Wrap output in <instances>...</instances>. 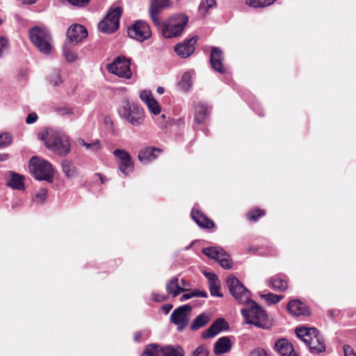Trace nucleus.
Listing matches in <instances>:
<instances>
[{
  "label": "nucleus",
  "instance_id": "nucleus-1",
  "mask_svg": "<svg viewBox=\"0 0 356 356\" xmlns=\"http://www.w3.org/2000/svg\"><path fill=\"white\" fill-rule=\"evenodd\" d=\"M227 284L229 290L235 299L241 304H246L247 308L241 309V314L245 319V323L264 330H268L273 326L272 320L267 316L266 312L254 301L250 299V291L235 277L227 278Z\"/></svg>",
  "mask_w": 356,
  "mask_h": 356
},
{
  "label": "nucleus",
  "instance_id": "nucleus-2",
  "mask_svg": "<svg viewBox=\"0 0 356 356\" xmlns=\"http://www.w3.org/2000/svg\"><path fill=\"white\" fill-rule=\"evenodd\" d=\"M118 114L122 121L135 127L143 125L145 119L143 107L138 102L127 97L122 99Z\"/></svg>",
  "mask_w": 356,
  "mask_h": 356
},
{
  "label": "nucleus",
  "instance_id": "nucleus-3",
  "mask_svg": "<svg viewBox=\"0 0 356 356\" xmlns=\"http://www.w3.org/2000/svg\"><path fill=\"white\" fill-rule=\"evenodd\" d=\"M40 140L44 141L49 149L58 154L65 155L70 152V143L68 136L62 130L47 129L38 135Z\"/></svg>",
  "mask_w": 356,
  "mask_h": 356
},
{
  "label": "nucleus",
  "instance_id": "nucleus-4",
  "mask_svg": "<svg viewBox=\"0 0 356 356\" xmlns=\"http://www.w3.org/2000/svg\"><path fill=\"white\" fill-rule=\"evenodd\" d=\"M32 44L43 54H49L53 49V40L49 30L44 26H34L29 31Z\"/></svg>",
  "mask_w": 356,
  "mask_h": 356
},
{
  "label": "nucleus",
  "instance_id": "nucleus-5",
  "mask_svg": "<svg viewBox=\"0 0 356 356\" xmlns=\"http://www.w3.org/2000/svg\"><path fill=\"white\" fill-rule=\"evenodd\" d=\"M296 334L309 346L313 354H318L325 350L324 339L316 328L298 327L296 329Z\"/></svg>",
  "mask_w": 356,
  "mask_h": 356
},
{
  "label": "nucleus",
  "instance_id": "nucleus-6",
  "mask_svg": "<svg viewBox=\"0 0 356 356\" xmlns=\"http://www.w3.org/2000/svg\"><path fill=\"white\" fill-rule=\"evenodd\" d=\"M29 168L36 179L53 181L54 172L49 161L38 156H33L29 161Z\"/></svg>",
  "mask_w": 356,
  "mask_h": 356
},
{
  "label": "nucleus",
  "instance_id": "nucleus-7",
  "mask_svg": "<svg viewBox=\"0 0 356 356\" xmlns=\"http://www.w3.org/2000/svg\"><path fill=\"white\" fill-rule=\"evenodd\" d=\"M188 17L185 15H178L171 17L162 26V34L165 38L179 36L188 23Z\"/></svg>",
  "mask_w": 356,
  "mask_h": 356
},
{
  "label": "nucleus",
  "instance_id": "nucleus-8",
  "mask_svg": "<svg viewBox=\"0 0 356 356\" xmlns=\"http://www.w3.org/2000/svg\"><path fill=\"white\" fill-rule=\"evenodd\" d=\"M122 12V8L120 6L110 8L105 17L98 24L99 31L104 33H112L118 30Z\"/></svg>",
  "mask_w": 356,
  "mask_h": 356
},
{
  "label": "nucleus",
  "instance_id": "nucleus-9",
  "mask_svg": "<svg viewBox=\"0 0 356 356\" xmlns=\"http://www.w3.org/2000/svg\"><path fill=\"white\" fill-rule=\"evenodd\" d=\"M131 60L124 56L115 58L113 61L106 66L107 70L120 78L130 79L131 70L130 67Z\"/></svg>",
  "mask_w": 356,
  "mask_h": 356
},
{
  "label": "nucleus",
  "instance_id": "nucleus-10",
  "mask_svg": "<svg viewBox=\"0 0 356 356\" xmlns=\"http://www.w3.org/2000/svg\"><path fill=\"white\" fill-rule=\"evenodd\" d=\"M192 307L184 305L176 308L170 315V322L177 325L179 332L183 331L189 324L191 318Z\"/></svg>",
  "mask_w": 356,
  "mask_h": 356
},
{
  "label": "nucleus",
  "instance_id": "nucleus-11",
  "mask_svg": "<svg viewBox=\"0 0 356 356\" xmlns=\"http://www.w3.org/2000/svg\"><path fill=\"white\" fill-rule=\"evenodd\" d=\"M127 34L131 38L141 42L151 37L152 31L145 22L138 20L127 29Z\"/></svg>",
  "mask_w": 356,
  "mask_h": 356
},
{
  "label": "nucleus",
  "instance_id": "nucleus-12",
  "mask_svg": "<svg viewBox=\"0 0 356 356\" xmlns=\"http://www.w3.org/2000/svg\"><path fill=\"white\" fill-rule=\"evenodd\" d=\"M202 252L208 257L218 261L220 266L224 268H230L232 266V262L229 258V255L220 248H205L202 250Z\"/></svg>",
  "mask_w": 356,
  "mask_h": 356
},
{
  "label": "nucleus",
  "instance_id": "nucleus-13",
  "mask_svg": "<svg viewBox=\"0 0 356 356\" xmlns=\"http://www.w3.org/2000/svg\"><path fill=\"white\" fill-rule=\"evenodd\" d=\"M120 171L124 175H128L134 170V163L130 154L124 149H117L113 151Z\"/></svg>",
  "mask_w": 356,
  "mask_h": 356
},
{
  "label": "nucleus",
  "instance_id": "nucleus-14",
  "mask_svg": "<svg viewBox=\"0 0 356 356\" xmlns=\"http://www.w3.org/2000/svg\"><path fill=\"white\" fill-rule=\"evenodd\" d=\"M139 96L151 115H158L161 113V107L152 95L151 90H142Z\"/></svg>",
  "mask_w": 356,
  "mask_h": 356
},
{
  "label": "nucleus",
  "instance_id": "nucleus-15",
  "mask_svg": "<svg viewBox=\"0 0 356 356\" xmlns=\"http://www.w3.org/2000/svg\"><path fill=\"white\" fill-rule=\"evenodd\" d=\"M223 55L222 51L218 47H213L211 49L210 62L212 68L220 73L226 74L228 72L227 68L223 65Z\"/></svg>",
  "mask_w": 356,
  "mask_h": 356
},
{
  "label": "nucleus",
  "instance_id": "nucleus-16",
  "mask_svg": "<svg viewBox=\"0 0 356 356\" xmlns=\"http://www.w3.org/2000/svg\"><path fill=\"white\" fill-rule=\"evenodd\" d=\"M88 35L87 29L82 25L73 24L67 30V36L70 42L78 44Z\"/></svg>",
  "mask_w": 356,
  "mask_h": 356
},
{
  "label": "nucleus",
  "instance_id": "nucleus-17",
  "mask_svg": "<svg viewBox=\"0 0 356 356\" xmlns=\"http://www.w3.org/2000/svg\"><path fill=\"white\" fill-rule=\"evenodd\" d=\"M197 41L196 37H193L189 40H185L182 43L177 44L175 47V51L178 56L181 58H188L195 51V44Z\"/></svg>",
  "mask_w": 356,
  "mask_h": 356
},
{
  "label": "nucleus",
  "instance_id": "nucleus-18",
  "mask_svg": "<svg viewBox=\"0 0 356 356\" xmlns=\"http://www.w3.org/2000/svg\"><path fill=\"white\" fill-rule=\"evenodd\" d=\"M228 328V323L223 318H217L208 329L202 332V338L204 339L212 338Z\"/></svg>",
  "mask_w": 356,
  "mask_h": 356
},
{
  "label": "nucleus",
  "instance_id": "nucleus-19",
  "mask_svg": "<svg viewBox=\"0 0 356 356\" xmlns=\"http://www.w3.org/2000/svg\"><path fill=\"white\" fill-rule=\"evenodd\" d=\"M169 6V0H152L150 8H149V16L153 23L156 26L161 24V21L159 17V14L161 10Z\"/></svg>",
  "mask_w": 356,
  "mask_h": 356
},
{
  "label": "nucleus",
  "instance_id": "nucleus-20",
  "mask_svg": "<svg viewBox=\"0 0 356 356\" xmlns=\"http://www.w3.org/2000/svg\"><path fill=\"white\" fill-rule=\"evenodd\" d=\"M5 178L6 180V184L10 188L17 190H24L25 188V178L22 175L13 171H7L5 173Z\"/></svg>",
  "mask_w": 356,
  "mask_h": 356
},
{
  "label": "nucleus",
  "instance_id": "nucleus-21",
  "mask_svg": "<svg viewBox=\"0 0 356 356\" xmlns=\"http://www.w3.org/2000/svg\"><path fill=\"white\" fill-rule=\"evenodd\" d=\"M161 153V149L154 147H146L138 153V160L143 164L153 161Z\"/></svg>",
  "mask_w": 356,
  "mask_h": 356
},
{
  "label": "nucleus",
  "instance_id": "nucleus-22",
  "mask_svg": "<svg viewBox=\"0 0 356 356\" xmlns=\"http://www.w3.org/2000/svg\"><path fill=\"white\" fill-rule=\"evenodd\" d=\"M288 311L293 316H307L309 314L308 307L298 300H291L287 305Z\"/></svg>",
  "mask_w": 356,
  "mask_h": 356
},
{
  "label": "nucleus",
  "instance_id": "nucleus-23",
  "mask_svg": "<svg viewBox=\"0 0 356 356\" xmlns=\"http://www.w3.org/2000/svg\"><path fill=\"white\" fill-rule=\"evenodd\" d=\"M275 347L281 356H298L292 344L285 339L277 340Z\"/></svg>",
  "mask_w": 356,
  "mask_h": 356
},
{
  "label": "nucleus",
  "instance_id": "nucleus-24",
  "mask_svg": "<svg viewBox=\"0 0 356 356\" xmlns=\"http://www.w3.org/2000/svg\"><path fill=\"white\" fill-rule=\"evenodd\" d=\"M210 113V108L207 104L198 102L195 106V120L197 124L205 121Z\"/></svg>",
  "mask_w": 356,
  "mask_h": 356
},
{
  "label": "nucleus",
  "instance_id": "nucleus-25",
  "mask_svg": "<svg viewBox=\"0 0 356 356\" xmlns=\"http://www.w3.org/2000/svg\"><path fill=\"white\" fill-rule=\"evenodd\" d=\"M205 277L208 279L209 288L212 296L222 297L220 292V282L216 275L213 273H204Z\"/></svg>",
  "mask_w": 356,
  "mask_h": 356
},
{
  "label": "nucleus",
  "instance_id": "nucleus-26",
  "mask_svg": "<svg viewBox=\"0 0 356 356\" xmlns=\"http://www.w3.org/2000/svg\"><path fill=\"white\" fill-rule=\"evenodd\" d=\"M268 286L275 291H284L288 288L287 281L284 275H277L268 281Z\"/></svg>",
  "mask_w": 356,
  "mask_h": 356
},
{
  "label": "nucleus",
  "instance_id": "nucleus-27",
  "mask_svg": "<svg viewBox=\"0 0 356 356\" xmlns=\"http://www.w3.org/2000/svg\"><path fill=\"white\" fill-rule=\"evenodd\" d=\"M191 216L194 221L201 227L209 229L214 226L213 222L200 211L193 209L191 212Z\"/></svg>",
  "mask_w": 356,
  "mask_h": 356
},
{
  "label": "nucleus",
  "instance_id": "nucleus-28",
  "mask_svg": "<svg viewBox=\"0 0 356 356\" xmlns=\"http://www.w3.org/2000/svg\"><path fill=\"white\" fill-rule=\"evenodd\" d=\"M232 348L231 341L227 337L220 338L214 344L213 351L216 355L227 353Z\"/></svg>",
  "mask_w": 356,
  "mask_h": 356
},
{
  "label": "nucleus",
  "instance_id": "nucleus-29",
  "mask_svg": "<svg viewBox=\"0 0 356 356\" xmlns=\"http://www.w3.org/2000/svg\"><path fill=\"white\" fill-rule=\"evenodd\" d=\"M76 143L77 145L83 147L86 150L92 153H97L102 148L99 140H95L92 143H86L83 138H79Z\"/></svg>",
  "mask_w": 356,
  "mask_h": 356
},
{
  "label": "nucleus",
  "instance_id": "nucleus-30",
  "mask_svg": "<svg viewBox=\"0 0 356 356\" xmlns=\"http://www.w3.org/2000/svg\"><path fill=\"white\" fill-rule=\"evenodd\" d=\"M166 291L168 293L171 295L173 298L177 297L182 292L177 277H172L167 282Z\"/></svg>",
  "mask_w": 356,
  "mask_h": 356
},
{
  "label": "nucleus",
  "instance_id": "nucleus-31",
  "mask_svg": "<svg viewBox=\"0 0 356 356\" xmlns=\"http://www.w3.org/2000/svg\"><path fill=\"white\" fill-rule=\"evenodd\" d=\"M163 347L156 343H151L145 347L141 356H163Z\"/></svg>",
  "mask_w": 356,
  "mask_h": 356
},
{
  "label": "nucleus",
  "instance_id": "nucleus-32",
  "mask_svg": "<svg viewBox=\"0 0 356 356\" xmlns=\"http://www.w3.org/2000/svg\"><path fill=\"white\" fill-rule=\"evenodd\" d=\"M209 321V317L206 314L202 313L194 319L191 325V330L193 331L197 330L206 325Z\"/></svg>",
  "mask_w": 356,
  "mask_h": 356
},
{
  "label": "nucleus",
  "instance_id": "nucleus-33",
  "mask_svg": "<svg viewBox=\"0 0 356 356\" xmlns=\"http://www.w3.org/2000/svg\"><path fill=\"white\" fill-rule=\"evenodd\" d=\"M163 356H184V351L179 346H166L163 347Z\"/></svg>",
  "mask_w": 356,
  "mask_h": 356
},
{
  "label": "nucleus",
  "instance_id": "nucleus-34",
  "mask_svg": "<svg viewBox=\"0 0 356 356\" xmlns=\"http://www.w3.org/2000/svg\"><path fill=\"white\" fill-rule=\"evenodd\" d=\"M193 73L191 72H185L181 81L179 82V86L181 89H189L193 86Z\"/></svg>",
  "mask_w": 356,
  "mask_h": 356
},
{
  "label": "nucleus",
  "instance_id": "nucleus-35",
  "mask_svg": "<svg viewBox=\"0 0 356 356\" xmlns=\"http://www.w3.org/2000/svg\"><path fill=\"white\" fill-rule=\"evenodd\" d=\"M63 172L68 178L74 177L76 175V170L74 165L68 161H63L62 162Z\"/></svg>",
  "mask_w": 356,
  "mask_h": 356
},
{
  "label": "nucleus",
  "instance_id": "nucleus-36",
  "mask_svg": "<svg viewBox=\"0 0 356 356\" xmlns=\"http://www.w3.org/2000/svg\"><path fill=\"white\" fill-rule=\"evenodd\" d=\"M216 6V0H202L199 6L198 12L204 16L207 14V11Z\"/></svg>",
  "mask_w": 356,
  "mask_h": 356
},
{
  "label": "nucleus",
  "instance_id": "nucleus-37",
  "mask_svg": "<svg viewBox=\"0 0 356 356\" xmlns=\"http://www.w3.org/2000/svg\"><path fill=\"white\" fill-rule=\"evenodd\" d=\"M275 0H247L246 3L252 8H262L270 6Z\"/></svg>",
  "mask_w": 356,
  "mask_h": 356
},
{
  "label": "nucleus",
  "instance_id": "nucleus-38",
  "mask_svg": "<svg viewBox=\"0 0 356 356\" xmlns=\"http://www.w3.org/2000/svg\"><path fill=\"white\" fill-rule=\"evenodd\" d=\"M193 297L207 298V293L204 291L194 290L183 294L180 298V301L183 302Z\"/></svg>",
  "mask_w": 356,
  "mask_h": 356
},
{
  "label": "nucleus",
  "instance_id": "nucleus-39",
  "mask_svg": "<svg viewBox=\"0 0 356 356\" xmlns=\"http://www.w3.org/2000/svg\"><path fill=\"white\" fill-rule=\"evenodd\" d=\"M47 195V190L46 188H40L33 197V202L37 204H41L46 200Z\"/></svg>",
  "mask_w": 356,
  "mask_h": 356
},
{
  "label": "nucleus",
  "instance_id": "nucleus-40",
  "mask_svg": "<svg viewBox=\"0 0 356 356\" xmlns=\"http://www.w3.org/2000/svg\"><path fill=\"white\" fill-rule=\"evenodd\" d=\"M63 53L64 57L68 62H74L77 59V55L70 49L67 44H65Z\"/></svg>",
  "mask_w": 356,
  "mask_h": 356
},
{
  "label": "nucleus",
  "instance_id": "nucleus-41",
  "mask_svg": "<svg viewBox=\"0 0 356 356\" xmlns=\"http://www.w3.org/2000/svg\"><path fill=\"white\" fill-rule=\"evenodd\" d=\"M49 81L54 86H59V83L61 82V79L58 70L54 69L52 70L51 74L49 75Z\"/></svg>",
  "mask_w": 356,
  "mask_h": 356
},
{
  "label": "nucleus",
  "instance_id": "nucleus-42",
  "mask_svg": "<svg viewBox=\"0 0 356 356\" xmlns=\"http://www.w3.org/2000/svg\"><path fill=\"white\" fill-rule=\"evenodd\" d=\"M265 214V211L259 209H254L248 212V219L250 221H256L259 217Z\"/></svg>",
  "mask_w": 356,
  "mask_h": 356
},
{
  "label": "nucleus",
  "instance_id": "nucleus-43",
  "mask_svg": "<svg viewBox=\"0 0 356 356\" xmlns=\"http://www.w3.org/2000/svg\"><path fill=\"white\" fill-rule=\"evenodd\" d=\"M262 296L266 300L272 304L277 303L283 298V296L276 295L271 293H268Z\"/></svg>",
  "mask_w": 356,
  "mask_h": 356
},
{
  "label": "nucleus",
  "instance_id": "nucleus-44",
  "mask_svg": "<svg viewBox=\"0 0 356 356\" xmlns=\"http://www.w3.org/2000/svg\"><path fill=\"white\" fill-rule=\"evenodd\" d=\"M11 141V136L9 134H0V148L9 145Z\"/></svg>",
  "mask_w": 356,
  "mask_h": 356
},
{
  "label": "nucleus",
  "instance_id": "nucleus-45",
  "mask_svg": "<svg viewBox=\"0 0 356 356\" xmlns=\"http://www.w3.org/2000/svg\"><path fill=\"white\" fill-rule=\"evenodd\" d=\"M209 351L207 348L204 346L197 347L193 353L192 356H208Z\"/></svg>",
  "mask_w": 356,
  "mask_h": 356
},
{
  "label": "nucleus",
  "instance_id": "nucleus-46",
  "mask_svg": "<svg viewBox=\"0 0 356 356\" xmlns=\"http://www.w3.org/2000/svg\"><path fill=\"white\" fill-rule=\"evenodd\" d=\"M250 356H269L266 351L260 348H257L252 350L250 353Z\"/></svg>",
  "mask_w": 356,
  "mask_h": 356
},
{
  "label": "nucleus",
  "instance_id": "nucleus-47",
  "mask_svg": "<svg viewBox=\"0 0 356 356\" xmlns=\"http://www.w3.org/2000/svg\"><path fill=\"white\" fill-rule=\"evenodd\" d=\"M344 356H356L353 348L349 345H344L343 347Z\"/></svg>",
  "mask_w": 356,
  "mask_h": 356
},
{
  "label": "nucleus",
  "instance_id": "nucleus-48",
  "mask_svg": "<svg viewBox=\"0 0 356 356\" xmlns=\"http://www.w3.org/2000/svg\"><path fill=\"white\" fill-rule=\"evenodd\" d=\"M8 48V41L6 38L0 37V58L2 57L3 51Z\"/></svg>",
  "mask_w": 356,
  "mask_h": 356
},
{
  "label": "nucleus",
  "instance_id": "nucleus-49",
  "mask_svg": "<svg viewBox=\"0 0 356 356\" xmlns=\"http://www.w3.org/2000/svg\"><path fill=\"white\" fill-rule=\"evenodd\" d=\"M67 1L73 6H83L87 4L90 0H67Z\"/></svg>",
  "mask_w": 356,
  "mask_h": 356
},
{
  "label": "nucleus",
  "instance_id": "nucleus-50",
  "mask_svg": "<svg viewBox=\"0 0 356 356\" xmlns=\"http://www.w3.org/2000/svg\"><path fill=\"white\" fill-rule=\"evenodd\" d=\"M38 120V115L35 113H29L26 118V122L27 124H33L36 122Z\"/></svg>",
  "mask_w": 356,
  "mask_h": 356
},
{
  "label": "nucleus",
  "instance_id": "nucleus-51",
  "mask_svg": "<svg viewBox=\"0 0 356 356\" xmlns=\"http://www.w3.org/2000/svg\"><path fill=\"white\" fill-rule=\"evenodd\" d=\"M152 299L156 302H163L167 299V296L165 295L153 294Z\"/></svg>",
  "mask_w": 356,
  "mask_h": 356
},
{
  "label": "nucleus",
  "instance_id": "nucleus-52",
  "mask_svg": "<svg viewBox=\"0 0 356 356\" xmlns=\"http://www.w3.org/2000/svg\"><path fill=\"white\" fill-rule=\"evenodd\" d=\"M180 287L181 289V291L184 292L188 291V287H189V284L186 282L184 279L181 280Z\"/></svg>",
  "mask_w": 356,
  "mask_h": 356
},
{
  "label": "nucleus",
  "instance_id": "nucleus-53",
  "mask_svg": "<svg viewBox=\"0 0 356 356\" xmlns=\"http://www.w3.org/2000/svg\"><path fill=\"white\" fill-rule=\"evenodd\" d=\"M172 308V305L171 304H166L162 306V309L164 311L165 314H168Z\"/></svg>",
  "mask_w": 356,
  "mask_h": 356
},
{
  "label": "nucleus",
  "instance_id": "nucleus-54",
  "mask_svg": "<svg viewBox=\"0 0 356 356\" xmlns=\"http://www.w3.org/2000/svg\"><path fill=\"white\" fill-rule=\"evenodd\" d=\"M143 332H138L136 333L134 339L136 341H139L140 338L142 337Z\"/></svg>",
  "mask_w": 356,
  "mask_h": 356
},
{
  "label": "nucleus",
  "instance_id": "nucleus-55",
  "mask_svg": "<svg viewBox=\"0 0 356 356\" xmlns=\"http://www.w3.org/2000/svg\"><path fill=\"white\" fill-rule=\"evenodd\" d=\"M63 111V113H62L63 115L72 113V111L70 108H64Z\"/></svg>",
  "mask_w": 356,
  "mask_h": 356
},
{
  "label": "nucleus",
  "instance_id": "nucleus-56",
  "mask_svg": "<svg viewBox=\"0 0 356 356\" xmlns=\"http://www.w3.org/2000/svg\"><path fill=\"white\" fill-rule=\"evenodd\" d=\"M38 0H26V1H24V3H27V4H33L35 3Z\"/></svg>",
  "mask_w": 356,
  "mask_h": 356
},
{
  "label": "nucleus",
  "instance_id": "nucleus-57",
  "mask_svg": "<svg viewBox=\"0 0 356 356\" xmlns=\"http://www.w3.org/2000/svg\"><path fill=\"white\" fill-rule=\"evenodd\" d=\"M7 158H8V156L6 154L0 155V160L2 161L6 160Z\"/></svg>",
  "mask_w": 356,
  "mask_h": 356
},
{
  "label": "nucleus",
  "instance_id": "nucleus-58",
  "mask_svg": "<svg viewBox=\"0 0 356 356\" xmlns=\"http://www.w3.org/2000/svg\"><path fill=\"white\" fill-rule=\"evenodd\" d=\"M156 123L160 126V127H163L164 125V124L162 122H160L159 120L156 121Z\"/></svg>",
  "mask_w": 356,
  "mask_h": 356
},
{
  "label": "nucleus",
  "instance_id": "nucleus-59",
  "mask_svg": "<svg viewBox=\"0 0 356 356\" xmlns=\"http://www.w3.org/2000/svg\"><path fill=\"white\" fill-rule=\"evenodd\" d=\"M161 118L162 120H164L165 119V114H162L161 115Z\"/></svg>",
  "mask_w": 356,
  "mask_h": 356
},
{
  "label": "nucleus",
  "instance_id": "nucleus-60",
  "mask_svg": "<svg viewBox=\"0 0 356 356\" xmlns=\"http://www.w3.org/2000/svg\"><path fill=\"white\" fill-rule=\"evenodd\" d=\"M160 95L163 94L164 90H157Z\"/></svg>",
  "mask_w": 356,
  "mask_h": 356
},
{
  "label": "nucleus",
  "instance_id": "nucleus-61",
  "mask_svg": "<svg viewBox=\"0 0 356 356\" xmlns=\"http://www.w3.org/2000/svg\"><path fill=\"white\" fill-rule=\"evenodd\" d=\"M157 89L160 90V89H163V88L162 87H159Z\"/></svg>",
  "mask_w": 356,
  "mask_h": 356
}]
</instances>
